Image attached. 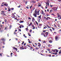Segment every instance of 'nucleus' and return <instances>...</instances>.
<instances>
[{"label": "nucleus", "instance_id": "57", "mask_svg": "<svg viewBox=\"0 0 61 61\" xmlns=\"http://www.w3.org/2000/svg\"><path fill=\"white\" fill-rule=\"evenodd\" d=\"M20 28H22V27H21V25H20L19 26Z\"/></svg>", "mask_w": 61, "mask_h": 61}, {"label": "nucleus", "instance_id": "12", "mask_svg": "<svg viewBox=\"0 0 61 61\" xmlns=\"http://www.w3.org/2000/svg\"><path fill=\"white\" fill-rule=\"evenodd\" d=\"M51 51H53V52H55L56 51V50H55V49L54 50L51 49Z\"/></svg>", "mask_w": 61, "mask_h": 61}, {"label": "nucleus", "instance_id": "2", "mask_svg": "<svg viewBox=\"0 0 61 61\" xmlns=\"http://www.w3.org/2000/svg\"><path fill=\"white\" fill-rule=\"evenodd\" d=\"M57 7H54L53 8V10L54 11H56L57 9Z\"/></svg>", "mask_w": 61, "mask_h": 61}, {"label": "nucleus", "instance_id": "34", "mask_svg": "<svg viewBox=\"0 0 61 61\" xmlns=\"http://www.w3.org/2000/svg\"><path fill=\"white\" fill-rule=\"evenodd\" d=\"M26 46H28V47H29L30 48V47H31V46H30V45H26Z\"/></svg>", "mask_w": 61, "mask_h": 61}, {"label": "nucleus", "instance_id": "18", "mask_svg": "<svg viewBox=\"0 0 61 61\" xmlns=\"http://www.w3.org/2000/svg\"><path fill=\"white\" fill-rule=\"evenodd\" d=\"M31 17H32V19H33L34 20V21H35V18H34V17H32V16Z\"/></svg>", "mask_w": 61, "mask_h": 61}, {"label": "nucleus", "instance_id": "33", "mask_svg": "<svg viewBox=\"0 0 61 61\" xmlns=\"http://www.w3.org/2000/svg\"><path fill=\"white\" fill-rule=\"evenodd\" d=\"M14 9V8H12L10 9V10H13Z\"/></svg>", "mask_w": 61, "mask_h": 61}, {"label": "nucleus", "instance_id": "41", "mask_svg": "<svg viewBox=\"0 0 61 61\" xmlns=\"http://www.w3.org/2000/svg\"><path fill=\"white\" fill-rule=\"evenodd\" d=\"M28 18V19H29V20H31V18L30 17H29Z\"/></svg>", "mask_w": 61, "mask_h": 61}, {"label": "nucleus", "instance_id": "60", "mask_svg": "<svg viewBox=\"0 0 61 61\" xmlns=\"http://www.w3.org/2000/svg\"><path fill=\"white\" fill-rule=\"evenodd\" d=\"M26 43H25L24 44V46H25L26 45Z\"/></svg>", "mask_w": 61, "mask_h": 61}, {"label": "nucleus", "instance_id": "13", "mask_svg": "<svg viewBox=\"0 0 61 61\" xmlns=\"http://www.w3.org/2000/svg\"><path fill=\"white\" fill-rule=\"evenodd\" d=\"M28 36H31V34H30V33H28Z\"/></svg>", "mask_w": 61, "mask_h": 61}, {"label": "nucleus", "instance_id": "58", "mask_svg": "<svg viewBox=\"0 0 61 61\" xmlns=\"http://www.w3.org/2000/svg\"><path fill=\"white\" fill-rule=\"evenodd\" d=\"M19 31L20 32H21V30L20 29H19Z\"/></svg>", "mask_w": 61, "mask_h": 61}, {"label": "nucleus", "instance_id": "44", "mask_svg": "<svg viewBox=\"0 0 61 61\" xmlns=\"http://www.w3.org/2000/svg\"><path fill=\"white\" fill-rule=\"evenodd\" d=\"M25 29H26L27 31H28V28H25Z\"/></svg>", "mask_w": 61, "mask_h": 61}, {"label": "nucleus", "instance_id": "38", "mask_svg": "<svg viewBox=\"0 0 61 61\" xmlns=\"http://www.w3.org/2000/svg\"><path fill=\"white\" fill-rule=\"evenodd\" d=\"M50 12H52L53 11V10L52 9H51L50 10Z\"/></svg>", "mask_w": 61, "mask_h": 61}, {"label": "nucleus", "instance_id": "39", "mask_svg": "<svg viewBox=\"0 0 61 61\" xmlns=\"http://www.w3.org/2000/svg\"><path fill=\"white\" fill-rule=\"evenodd\" d=\"M25 43V42L24 41L22 42V43H21L22 45H23Z\"/></svg>", "mask_w": 61, "mask_h": 61}, {"label": "nucleus", "instance_id": "17", "mask_svg": "<svg viewBox=\"0 0 61 61\" xmlns=\"http://www.w3.org/2000/svg\"><path fill=\"white\" fill-rule=\"evenodd\" d=\"M31 25H32V23L31 22H30V24H29V26H30Z\"/></svg>", "mask_w": 61, "mask_h": 61}, {"label": "nucleus", "instance_id": "30", "mask_svg": "<svg viewBox=\"0 0 61 61\" xmlns=\"http://www.w3.org/2000/svg\"><path fill=\"white\" fill-rule=\"evenodd\" d=\"M46 25V26H47V27H48V28H51V27H50L49 26H48V25Z\"/></svg>", "mask_w": 61, "mask_h": 61}, {"label": "nucleus", "instance_id": "6", "mask_svg": "<svg viewBox=\"0 0 61 61\" xmlns=\"http://www.w3.org/2000/svg\"><path fill=\"white\" fill-rule=\"evenodd\" d=\"M57 16H58V17H60V14H59V13H57Z\"/></svg>", "mask_w": 61, "mask_h": 61}, {"label": "nucleus", "instance_id": "25", "mask_svg": "<svg viewBox=\"0 0 61 61\" xmlns=\"http://www.w3.org/2000/svg\"><path fill=\"white\" fill-rule=\"evenodd\" d=\"M32 30H30V31L29 32H30V33H32Z\"/></svg>", "mask_w": 61, "mask_h": 61}, {"label": "nucleus", "instance_id": "20", "mask_svg": "<svg viewBox=\"0 0 61 61\" xmlns=\"http://www.w3.org/2000/svg\"><path fill=\"white\" fill-rule=\"evenodd\" d=\"M46 5H49V2H47L46 3Z\"/></svg>", "mask_w": 61, "mask_h": 61}, {"label": "nucleus", "instance_id": "1", "mask_svg": "<svg viewBox=\"0 0 61 61\" xmlns=\"http://www.w3.org/2000/svg\"><path fill=\"white\" fill-rule=\"evenodd\" d=\"M37 9H36V10H35V14H36L37 15H40L39 14V11H38L37 12V11L36 10Z\"/></svg>", "mask_w": 61, "mask_h": 61}, {"label": "nucleus", "instance_id": "62", "mask_svg": "<svg viewBox=\"0 0 61 61\" xmlns=\"http://www.w3.org/2000/svg\"><path fill=\"white\" fill-rule=\"evenodd\" d=\"M38 48H36L35 49H38Z\"/></svg>", "mask_w": 61, "mask_h": 61}, {"label": "nucleus", "instance_id": "37", "mask_svg": "<svg viewBox=\"0 0 61 61\" xmlns=\"http://www.w3.org/2000/svg\"><path fill=\"white\" fill-rule=\"evenodd\" d=\"M43 43L44 44H45V43H46V41H43Z\"/></svg>", "mask_w": 61, "mask_h": 61}, {"label": "nucleus", "instance_id": "10", "mask_svg": "<svg viewBox=\"0 0 61 61\" xmlns=\"http://www.w3.org/2000/svg\"><path fill=\"white\" fill-rule=\"evenodd\" d=\"M20 21L19 22V23H23L24 22V21H22L21 20H20Z\"/></svg>", "mask_w": 61, "mask_h": 61}, {"label": "nucleus", "instance_id": "45", "mask_svg": "<svg viewBox=\"0 0 61 61\" xmlns=\"http://www.w3.org/2000/svg\"><path fill=\"white\" fill-rule=\"evenodd\" d=\"M33 46L34 47H36V46H35L34 44H33Z\"/></svg>", "mask_w": 61, "mask_h": 61}, {"label": "nucleus", "instance_id": "5", "mask_svg": "<svg viewBox=\"0 0 61 61\" xmlns=\"http://www.w3.org/2000/svg\"><path fill=\"white\" fill-rule=\"evenodd\" d=\"M13 49L14 50H16V51H17V48L15 47H13Z\"/></svg>", "mask_w": 61, "mask_h": 61}, {"label": "nucleus", "instance_id": "63", "mask_svg": "<svg viewBox=\"0 0 61 61\" xmlns=\"http://www.w3.org/2000/svg\"><path fill=\"white\" fill-rule=\"evenodd\" d=\"M41 52L42 53H43V52H44V51L43 50H41Z\"/></svg>", "mask_w": 61, "mask_h": 61}, {"label": "nucleus", "instance_id": "40", "mask_svg": "<svg viewBox=\"0 0 61 61\" xmlns=\"http://www.w3.org/2000/svg\"><path fill=\"white\" fill-rule=\"evenodd\" d=\"M38 6L39 7H40V6H41L42 5H41V4L38 5Z\"/></svg>", "mask_w": 61, "mask_h": 61}, {"label": "nucleus", "instance_id": "55", "mask_svg": "<svg viewBox=\"0 0 61 61\" xmlns=\"http://www.w3.org/2000/svg\"><path fill=\"white\" fill-rule=\"evenodd\" d=\"M12 15H14L15 17V15H14V13H12Z\"/></svg>", "mask_w": 61, "mask_h": 61}, {"label": "nucleus", "instance_id": "19", "mask_svg": "<svg viewBox=\"0 0 61 61\" xmlns=\"http://www.w3.org/2000/svg\"><path fill=\"white\" fill-rule=\"evenodd\" d=\"M8 11H9V12H10L11 10L10 8H8Z\"/></svg>", "mask_w": 61, "mask_h": 61}, {"label": "nucleus", "instance_id": "3", "mask_svg": "<svg viewBox=\"0 0 61 61\" xmlns=\"http://www.w3.org/2000/svg\"><path fill=\"white\" fill-rule=\"evenodd\" d=\"M36 15V13L34 14H33V16H34L35 17H37V15Z\"/></svg>", "mask_w": 61, "mask_h": 61}, {"label": "nucleus", "instance_id": "4", "mask_svg": "<svg viewBox=\"0 0 61 61\" xmlns=\"http://www.w3.org/2000/svg\"><path fill=\"white\" fill-rule=\"evenodd\" d=\"M48 32H46L45 33L46 36H47L48 35Z\"/></svg>", "mask_w": 61, "mask_h": 61}, {"label": "nucleus", "instance_id": "32", "mask_svg": "<svg viewBox=\"0 0 61 61\" xmlns=\"http://www.w3.org/2000/svg\"><path fill=\"white\" fill-rule=\"evenodd\" d=\"M52 41L51 40H50L49 41V43H52Z\"/></svg>", "mask_w": 61, "mask_h": 61}, {"label": "nucleus", "instance_id": "11", "mask_svg": "<svg viewBox=\"0 0 61 61\" xmlns=\"http://www.w3.org/2000/svg\"><path fill=\"white\" fill-rule=\"evenodd\" d=\"M38 46H41V44L40 43H38Z\"/></svg>", "mask_w": 61, "mask_h": 61}, {"label": "nucleus", "instance_id": "47", "mask_svg": "<svg viewBox=\"0 0 61 61\" xmlns=\"http://www.w3.org/2000/svg\"><path fill=\"white\" fill-rule=\"evenodd\" d=\"M61 53V51H60L59 52H58V54H60Z\"/></svg>", "mask_w": 61, "mask_h": 61}, {"label": "nucleus", "instance_id": "53", "mask_svg": "<svg viewBox=\"0 0 61 61\" xmlns=\"http://www.w3.org/2000/svg\"><path fill=\"white\" fill-rule=\"evenodd\" d=\"M4 5H2V4H1V6H4Z\"/></svg>", "mask_w": 61, "mask_h": 61}, {"label": "nucleus", "instance_id": "48", "mask_svg": "<svg viewBox=\"0 0 61 61\" xmlns=\"http://www.w3.org/2000/svg\"><path fill=\"white\" fill-rule=\"evenodd\" d=\"M49 30L51 32L52 31V30L51 29H50Z\"/></svg>", "mask_w": 61, "mask_h": 61}, {"label": "nucleus", "instance_id": "22", "mask_svg": "<svg viewBox=\"0 0 61 61\" xmlns=\"http://www.w3.org/2000/svg\"><path fill=\"white\" fill-rule=\"evenodd\" d=\"M41 11H42L41 12V14H43L44 13V12L43 11V10H42Z\"/></svg>", "mask_w": 61, "mask_h": 61}, {"label": "nucleus", "instance_id": "21", "mask_svg": "<svg viewBox=\"0 0 61 61\" xmlns=\"http://www.w3.org/2000/svg\"><path fill=\"white\" fill-rule=\"evenodd\" d=\"M35 22L36 23V24H37V25H38V23H37V21H35Z\"/></svg>", "mask_w": 61, "mask_h": 61}, {"label": "nucleus", "instance_id": "50", "mask_svg": "<svg viewBox=\"0 0 61 61\" xmlns=\"http://www.w3.org/2000/svg\"><path fill=\"white\" fill-rule=\"evenodd\" d=\"M21 26H22V28H23V27H24V26L21 25Z\"/></svg>", "mask_w": 61, "mask_h": 61}, {"label": "nucleus", "instance_id": "29", "mask_svg": "<svg viewBox=\"0 0 61 61\" xmlns=\"http://www.w3.org/2000/svg\"><path fill=\"white\" fill-rule=\"evenodd\" d=\"M44 19H46V20L47 18L46 17V16L44 17Z\"/></svg>", "mask_w": 61, "mask_h": 61}, {"label": "nucleus", "instance_id": "23", "mask_svg": "<svg viewBox=\"0 0 61 61\" xmlns=\"http://www.w3.org/2000/svg\"><path fill=\"white\" fill-rule=\"evenodd\" d=\"M41 36H43L44 35V33L42 32L41 33Z\"/></svg>", "mask_w": 61, "mask_h": 61}, {"label": "nucleus", "instance_id": "28", "mask_svg": "<svg viewBox=\"0 0 61 61\" xmlns=\"http://www.w3.org/2000/svg\"><path fill=\"white\" fill-rule=\"evenodd\" d=\"M1 40L2 41H4V40H5V39H4V38H2L1 39Z\"/></svg>", "mask_w": 61, "mask_h": 61}, {"label": "nucleus", "instance_id": "16", "mask_svg": "<svg viewBox=\"0 0 61 61\" xmlns=\"http://www.w3.org/2000/svg\"><path fill=\"white\" fill-rule=\"evenodd\" d=\"M32 27L33 28V29H35V27H34L35 26H34V25H33V26H32Z\"/></svg>", "mask_w": 61, "mask_h": 61}, {"label": "nucleus", "instance_id": "26", "mask_svg": "<svg viewBox=\"0 0 61 61\" xmlns=\"http://www.w3.org/2000/svg\"><path fill=\"white\" fill-rule=\"evenodd\" d=\"M32 3H36V1H34V0H33L32 1Z\"/></svg>", "mask_w": 61, "mask_h": 61}, {"label": "nucleus", "instance_id": "24", "mask_svg": "<svg viewBox=\"0 0 61 61\" xmlns=\"http://www.w3.org/2000/svg\"><path fill=\"white\" fill-rule=\"evenodd\" d=\"M30 49H31V50H32V49H33L34 48H33L32 47H30Z\"/></svg>", "mask_w": 61, "mask_h": 61}, {"label": "nucleus", "instance_id": "59", "mask_svg": "<svg viewBox=\"0 0 61 61\" xmlns=\"http://www.w3.org/2000/svg\"><path fill=\"white\" fill-rule=\"evenodd\" d=\"M50 45L49 44L48 45V47H50Z\"/></svg>", "mask_w": 61, "mask_h": 61}, {"label": "nucleus", "instance_id": "49", "mask_svg": "<svg viewBox=\"0 0 61 61\" xmlns=\"http://www.w3.org/2000/svg\"><path fill=\"white\" fill-rule=\"evenodd\" d=\"M12 55H13V53H10V55H11V56H12Z\"/></svg>", "mask_w": 61, "mask_h": 61}, {"label": "nucleus", "instance_id": "54", "mask_svg": "<svg viewBox=\"0 0 61 61\" xmlns=\"http://www.w3.org/2000/svg\"><path fill=\"white\" fill-rule=\"evenodd\" d=\"M50 7H53V5H50Z\"/></svg>", "mask_w": 61, "mask_h": 61}, {"label": "nucleus", "instance_id": "35", "mask_svg": "<svg viewBox=\"0 0 61 61\" xmlns=\"http://www.w3.org/2000/svg\"><path fill=\"white\" fill-rule=\"evenodd\" d=\"M58 19L60 20V19H61V16L60 17L58 18Z\"/></svg>", "mask_w": 61, "mask_h": 61}, {"label": "nucleus", "instance_id": "43", "mask_svg": "<svg viewBox=\"0 0 61 61\" xmlns=\"http://www.w3.org/2000/svg\"><path fill=\"white\" fill-rule=\"evenodd\" d=\"M1 14H2V15H3H3H5V13H1Z\"/></svg>", "mask_w": 61, "mask_h": 61}, {"label": "nucleus", "instance_id": "14", "mask_svg": "<svg viewBox=\"0 0 61 61\" xmlns=\"http://www.w3.org/2000/svg\"><path fill=\"white\" fill-rule=\"evenodd\" d=\"M41 15H40V16H39L38 17H39V18H40L41 20Z\"/></svg>", "mask_w": 61, "mask_h": 61}, {"label": "nucleus", "instance_id": "61", "mask_svg": "<svg viewBox=\"0 0 61 61\" xmlns=\"http://www.w3.org/2000/svg\"><path fill=\"white\" fill-rule=\"evenodd\" d=\"M35 45H36V46H37V43H35Z\"/></svg>", "mask_w": 61, "mask_h": 61}, {"label": "nucleus", "instance_id": "52", "mask_svg": "<svg viewBox=\"0 0 61 61\" xmlns=\"http://www.w3.org/2000/svg\"><path fill=\"white\" fill-rule=\"evenodd\" d=\"M20 48L21 49H22V47H20Z\"/></svg>", "mask_w": 61, "mask_h": 61}, {"label": "nucleus", "instance_id": "31", "mask_svg": "<svg viewBox=\"0 0 61 61\" xmlns=\"http://www.w3.org/2000/svg\"><path fill=\"white\" fill-rule=\"evenodd\" d=\"M28 2V1H26V2H25V5H26L27 4V2Z\"/></svg>", "mask_w": 61, "mask_h": 61}, {"label": "nucleus", "instance_id": "27", "mask_svg": "<svg viewBox=\"0 0 61 61\" xmlns=\"http://www.w3.org/2000/svg\"><path fill=\"white\" fill-rule=\"evenodd\" d=\"M43 33H45L46 32V30H45L42 31Z\"/></svg>", "mask_w": 61, "mask_h": 61}, {"label": "nucleus", "instance_id": "56", "mask_svg": "<svg viewBox=\"0 0 61 61\" xmlns=\"http://www.w3.org/2000/svg\"><path fill=\"white\" fill-rule=\"evenodd\" d=\"M52 29L53 30H55V28H52Z\"/></svg>", "mask_w": 61, "mask_h": 61}, {"label": "nucleus", "instance_id": "42", "mask_svg": "<svg viewBox=\"0 0 61 61\" xmlns=\"http://www.w3.org/2000/svg\"><path fill=\"white\" fill-rule=\"evenodd\" d=\"M32 6H33L32 5H31L30 7V9H31V8H32Z\"/></svg>", "mask_w": 61, "mask_h": 61}, {"label": "nucleus", "instance_id": "36", "mask_svg": "<svg viewBox=\"0 0 61 61\" xmlns=\"http://www.w3.org/2000/svg\"><path fill=\"white\" fill-rule=\"evenodd\" d=\"M47 51H50V49H47Z\"/></svg>", "mask_w": 61, "mask_h": 61}, {"label": "nucleus", "instance_id": "7", "mask_svg": "<svg viewBox=\"0 0 61 61\" xmlns=\"http://www.w3.org/2000/svg\"><path fill=\"white\" fill-rule=\"evenodd\" d=\"M59 34H61V29L59 30Z\"/></svg>", "mask_w": 61, "mask_h": 61}, {"label": "nucleus", "instance_id": "15", "mask_svg": "<svg viewBox=\"0 0 61 61\" xmlns=\"http://www.w3.org/2000/svg\"><path fill=\"white\" fill-rule=\"evenodd\" d=\"M55 51H56V52L57 53L58 52V50L57 49H55Z\"/></svg>", "mask_w": 61, "mask_h": 61}, {"label": "nucleus", "instance_id": "8", "mask_svg": "<svg viewBox=\"0 0 61 61\" xmlns=\"http://www.w3.org/2000/svg\"><path fill=\"white\" fill-rule=\"evenodd\" d=\"M4 5H5L6 6H8V4H4Z\"/></svg>", "mask_w": 61, "mask_h": 61}, {"label": "nucleus", "instance_id": "9", "mask_svg": "<svg viewBox=\"0 0 61 61\" xmlns=\"http://www.w3.org/2000/svg\"><path fill=\"white\" fill-rule=\"evenodd\" d=\"M55 38L56 40H57L58 38V37L57 36H56L55 37Z\"/></svg>", "mask_w": 61, "mask_h": 61}, {"label": "nucleus", "instance_id": "46", "mask_svg": "<svg viewBox=\"0 0 61 61\" xmlns=\"http://www.w3.org/2000/svg\"><path fill=\"white\" fill-rule=\"evenodd\" d=\"M20 7H21V5H20L19 6H17V7H18V8H20Z\"/></svg>", "mask_w": 61, "mask_h": 61}, {"label": "nucleus", "instance_id": "64", "mask_svg": "<svg viewBox=\"0 0 61 61\" xmlns=\"http://www.w3.org/2000/svg\"><path fill=\"white\" fill-rule=\"evenodd\" d=\"M5 10H7V8H5Z\"/></svg>", "mask_w": 61, "mask_h": 61}, {"label": "nucleus", "instance_id": "51", "mask_svg": "<svg viewBox=\"0 0 61 61\" xmlns=\"http://www.w3.org/2000/svg\"><path fill=\"white\" fill-rule=\"evenodd\" d=\"M48 20V17H47V18H46V20Z\"/></svg>", "mask_w": 61, "mask_h": 61}]
</instances>
